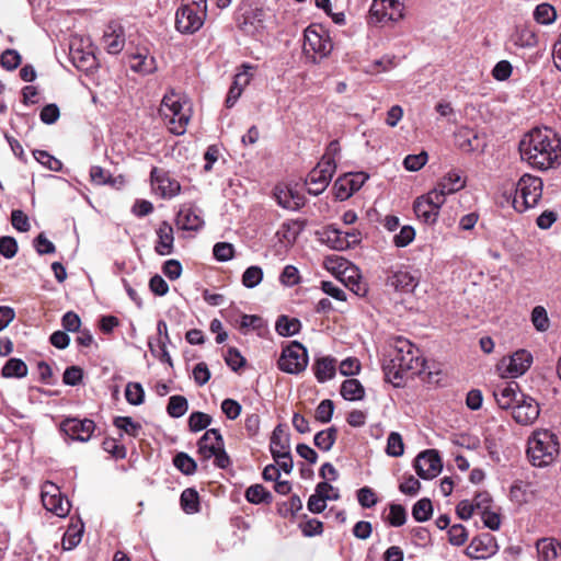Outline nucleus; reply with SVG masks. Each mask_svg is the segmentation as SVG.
I'll return each mask as SVG.
<instances>
[{
  "mask_svg": "<svg viewBox=\"0 0 561 561\" xmlns=\"http://www.w3.org/2000/svg\"><path fill=\"white\" fill-rule=\"evenodd\" d=\"M187 409L188 403L185 397L179 394L170 397L167 407V412L170 416L179 419L186 413Z\"/></svg>",
  "mask_w": 561,
  "mask_h": 561,
  "instance_id": "obj_44",
  "label": "nucleus"
},
{
  "mask_svg": "<svg viewBox=\"0 0 561 561\" xmlns=\"http://www.w3.org/2000/svg\"><path fill=\"white\" fill-rule=\"evenodd\" d=\"M125 398L131 405H140L145 401V390L139 382H128L125 389Z\"/></svg>",
  "mask_w": 561,
  "mask_h": 561,
  "instance_id": "obj_47",
  "label": "nucleus"
},
{
  "mask_svg": "<svg viewBox=\"0 0 561 561\" xmlns=\"http://www.w3.org/2000/svg\"><path fill=\"white\" fill-rule=\"evenodd\" d=\"M533 363L531 354L526 350H518L508 358L501 362L506 377L515 378L524 375Z\"/></svg>",
  "mask_w": 561,
  "mask_h": 561,
  "instance_id": "obj_16",
  "label": "nucleus"
},
{
  "mask_svg": "<svg viewBox=\"0 0 561 561\" xmlns=\"http://www.w3.org/2000/svg\"><path fill=\"white\" fill-rule=\"evenodd\" d=\"M345 238L343 231L334 226L325 227L322 232V241L330 248L339 251L348 249V242L345 241Z\"/></svg>",
  "mask_w": 561,
  "mask_h": 561,
  "instance_id": "obj_32",
  "label": "nucleus"
},
{
  "mask_svg": "<svg viewBox=\"0 0 561 561\" xmlns=\"http://www.w3.org/2000/svg\"><path fill=\"white\" fill-rule=\"evenodd\" d=\"M357 500L365 508H370L378 502L376 493L369 486H364L357 491Z\"/></svg>",
  "mask_w": 561,
  "mask_h": 561,
  "instance_id": "obj_63",
  "label": "nucleus"
},
{
  "mask_svg": "<svg viewBox=\"0 0 561 561\" xmlns=\"http://www.w3.org/2000/svg\"><path fill=\"white\" fill-rule=\"evenodd\" d=\"M211 420L213 419L210 415L196 411L193 412L188 417V427L192 432L196 433L205 430L208 425H210Z\"/></svg>",
  "mask_w": 561,
  "mask_h": 561,
  "instance_id": "obj_53",
  "label": "nucleus"
},
{
  "mask_svg": "<svg viewBox=\"0 0 561 561\" xmlns=\"http://www.w3.org/2000/svg\"><path fill=\"white\" fill-rule=\"evenodd\" d=\"M519 152L535 169L557 168L561 164V138L551 128H534L520 140Z\"/></svg>",
  "mask_w": 561,
  "mask_h": 561,
  "instance_id": "obj_1",
  "label": "nucleus"
},
{
  "mask_svg": "<svg viewBox=\"0 0 561 561\" xmlns=\"http://www.w3.org/2000/svg\"><path fill=\"white\" fill-rule=\"evenodd\" d=\"M428 156L426 151H421L417 154H409L403 160V165L408 171H419L427 162Z\"/></svg>",
  "mask_w": 561,
  "mask_h": 561,
  "instance_id": "obj_56",
  "label": "nucleus"
},
{
  "mask_svg": "<svg viewBox=\"0 0 561 561\" xmlns=\"http://www.w3.org/2000/svg\"><path fill=\"white\" fill-rule=\"evenodd\" d=\"M129 67L140 75H149L156 71L157 65L152 56L148 54H135L129 57Z\"/></svg>",
  "mask_w": 561,
  "mask_h": 561,
  "instance_id": "obj_30",
  "label": "nucleus"
},
{
  "mask_svg": "<svg viewBox=\"0 0 561 561\" xmlns=\"http://www.w3.org/2000/svg\"><path fill=\"white\" fill-rule=\"evenodd\" d=\"M415 238V230L412 226H403L399 233L393 237V243L398 248L409 245Z\"/></svg>",
  "mask_w": 561,
  "mask_h": 561,
  "instance_id": "obj_61",
  "label": "nucleus"
},
{
  "mask_svg": "<svg viewBox=\"0 0 561 561\" xmlns=\"http://www.w3.org/2000/svg\"><path fill=\"white\" fill-rule=\"evenodd\" d=\"M335 170L336 163L334 157L324 154L306 179L308 193L314 196L320 195L328 187Z\"/></svg>",
  "mask_w": 561,
  "mask_h": 561,
  "instance_id": "obj_8",
  "label": "nucleus"
},
{
  "mask_svg": "<svg viewBox=\"0 0 561 561\" xmlns=\"http://www.w3.org/2000/svg\"><path fill=\"white\" fill-rule=\"evenodd\" d=\"M176 225L182 230H199L204 226L201 210L191 205L182 206L176 215Z\"/></svg>",
  "mask_w": 561,
  "mask_h": 561,
  "instance_id": "obj_22",
  "label": "nucleus"
},
{
  "mask_svg": "<svg viewBox=\"0 0 561 561\" xmlns=\"http://www.w3.org/2000/svg\"><path fill=\"white\" fill-rule=\"evenodd\" d=\"M497 405L501 409H512L518 402L520 394L519 386L517 382L511 381L504 386H499L493 392Z\"/></svg>",
  "mask_w": 561,
  "mask_h": 561,
  "instance_id": "obj_23",
  "label": "nucleus"
},
{
  "mask_svg": "<svg viewBox=\"0 0 561 561\" xmlns=\"http://www.w3.org/2000/svg\"><path fill=\"white\" fill-rule=\"evenodd\" d=\"M404 5L400 0H373L369 23L397 22L403 18Z\"/></svg>",
  "mask_w": 561,
  "mask_h": 561,
  "instance_id": "obj_10",
  "label": "nucleus"
},
{
  "mask_svg": "<svg viewBox=\"0 0 561 561\" xmlns=\"http://www.w3.org/2000/svg\"><path fill=\"white\" fill-rule=\"evenodd\" d=\"M114 425L133 437H137L141 431V425L134 422L130 416H116Z\"/></svg>",
  "mask_w": 561,
  "mask_h": 561,
  "instance_id": "obj_51",
  "label": "nucleus"
},
{
  "mask_svg": "<svg viewBox=\"0 0 561 561\" xmlns=\"http://www.w3.org/2000/svg\"><path fill=\"white\" fill-rule=\"evenodd\" d=\"M540 414L539 403L528 394H520L518 402L512 410L514 421L520 425H531Z\"/></svg>",
  "mask_w": 561,
  "mask_h": 561,
  "instance_id": "obj_15",
  "label": "nucleus"
},
{
  "mask_svg": "<svg viewBox=\"0 0 561 561\" xmlns=\"http://www.w3.org/2000/svg\"><path fill=\"white\" fill-rule=\"evenodd\" d=\"M33 156L41 164L51 171H60L62 168V163L45 150H35Z\"/></svg>",
  "mask_w": 561,
  "mask_h": 561,
  "instance_id": "obj_54",
  "label": "nucleus"
},
{
  "mask_svg": "<svg viewBox=\"0 0 561 561\" xmlns=\"http://www.w3.org/2000/svg\"><path fill=\"white\" fill-rule=\"evenodd\" d=\"M417 476L424 480L435 478L443 468L439 454L435 449H427L417 455L414 460Z\"/></svg>",
  "mask_w": 561,
  "mask_h": 561,
  "instance_id": "obj_14",
  "label": "nucleus"
},
{
  "mask_svg": "<svg viewBox=\"0 0 561 561\" xmlns=\"http://www.w3.org/2000/svg\"><path fill=\"white\" fill-rule=\"evenodd\" d=\"M173 465L185 476L194 474L197 469L195 460L185 453L176 454L173 458Z\"/></svg>",
  "mask_w": 561,
  "mask_h": 561,
  "instance_id": "obj_42",
  "label": "nucleus"
},
{
  "mask_svg": "<svg viewBox=\"0 0 561 561\" xmlns=\"http://www.w3.org/2000/svg\"><path fill=\"white\" fill-rule=\"evenodd\" d=\"M314 376L319 382L332 379L336 373V360L331 356L320 357L313 365Z\"/></svg>",
  "mask_w": 561,
  "mask_h": 561,
  "instance_id": "obj_29",
  "label": "nucleus"
},
{
  "mask_svg": "<svg viewBox=\"0 0 561 561\" xmlns=\"http://www.w3.org/2000/svg\"><path fill=\"white\" fill-rule=\"evenodd\" d=\"M159 114L169 130L174 135H183L191 119V108L186 99L174 90H170L164 94Z\"/></svg>",
  "mask_w": 561,
  "mask_h": 561,
  "instance_id": "obj_4",
  "label": "nucleus"
},
{
  "mask_svg": "<svg viewBox=\"0 0 561 561\" xmlns=\"http://www.w3.org/2000/svg\"><path fill=\"white\" fill-rule=\"evenodd\" d=\"M386 453L390 457H400L404 453L402 436L397 432H391L387 438Z\"/></svg>",
  "mask_w": 561,
  "mask_h": 561,
  "instance_id": "obj_49",
  "label": "nucleus"
},
{
  "mask_svg": "<svg viewBox=\"0 0 561 561\" xmlns=\"http://www.w3.org/2000/svg\"><path fill=\"white\" fill-rule=\"evenodd\" d=\"M276 332L282 336H291L297 334L301 329V323L296 318L280 316L275 325Z\"/></svg>",
  "mask_w": 561,
  "mask_h": 561,
  "instance_id": "obj_38",
  "label": "nucleus"
},
{
  "mask_svg": "<svg viewBox=\"0 0 561 561\" xmlns=\"http://www.w3.org/2000/svg\"><path fill=\"white\" fill-rule=\"evenodd\" d=\"M341 396L348 401L362 400L365 397V389L359 380L346 379L341 385Z\"/></svg>",
  "mask_w": 561,
  "mask_h": 561,
  "instance_id": "obj_33",
  "label": "nucleus"
},
{
  "mask_svg": "<svg viewBox=\"0 0 561 561\" xmlns=\"http://www.w3.org/2000/svg\"><path fill=\"white\" fill-rule=\"evenodd\" d=\"M27 365L20 358H10L1 370L3 378H23L27 375Z\"/></svg>",
  "mask_w": 561,
  "mask_h": 561,
  "instance_id": "obj_37",
  "label": "nucleus"
},
{
  "mask_svg": "<svg viewBox=\"0 0 561 561\" xmlns=\"http://www.w3.org/2000/svg\"><path fill=\"white\" fill-rule=\"evenodd\" d=\"M0 64L7 70H14L21 64V56L14 49H7L0 56Z\"/></svg>",
  "mask_w": 561,
  "mask_h": 561,
  "instance_id": "obj_57",
  "label": "nucleus"
},
{
  "mask_svg": "<svg viewBox=\"0 0 561 561\" xmlns=\"http://www.w3.org/2000/svg\"><path fill=\"white\" fill-rule=\"evenodd\" d=\"M275 198L278 205L285 209L297 210L305 205V197L291 187H276Z\"/></svg>",
  "mask_w": 561,
  "mask_h": 561,
  "instance_id": "obj_25",
  "label": "nucleus"
},
{
  "mask_svg": "<svg viewBox=\"0 0 561 561\" xmlns=\"http://www.w3.org/2000/svg\"><path fill=\"white\" fill-rule=\"evenodd\" d=\"M213 254L216 260L227 262L233 257L234 248L228 242H218L214 245Z\"/></svg>",
  "mask_w": 561,
  "mask_h": 561,
  "instance_id": "obj_58",
  "label": "nucleus"
},
{
  "mask_svg": "<svg viewBox=\"0 0 561 561\" xmlns=\"http://www.w3.org/2000/svg\"><path fill=\"white\" fill-rule=\"evenodd\" d=\"M337 439V428L328 427L314 435L313 443L322 451H330Z\"/></svg>",
  "mask_w": 561,
  "mask_h": 561,
  "instance_id": "obj_35",
  "label": "nucleus"
},
{
  "mask_svg": "<svg viewBox=\"0 0 561 561\" xmlns=\"http://www.w3.org/2000/svg\"><path fill=\"white\" fill-rule=\"evenodd\" d=\"M279 280L285 286L297 285L300 280L299 271L294 265H286L279 276Z\"/></svg>",
  "mask_w": 561,
  "mask_h": 561,
  "instance_id": "obj_64",
  "label": "nucleus"
},
{
  "mask_svg": "<svg viewBox=\"0 0 561 561\" xmlns=\"http://www.w3.org/2000/svg\"><path fill=\"white\" fill-rule=\"evenodd\" d=\"M334 403L330 399L322 400L314 411V419L321 424H327L332 420Z\"/></svg>",
  "mask_w": 561,
  "mask_h": 561,
  "instance_id": "obj_48",
  "label": "nucleus"
},
{
  "mask_svg": "<svg viewBox=\"0 0 561 561\" xmlns=\"http://www.w3.org/2000/svg\"><path fill=\"white\" fill-rule=\"evenodd\" d=\"M206 16L192 4H181L175 13V27L182 34H194L204 25Z\"/></svg>",
  "mask_w": 561,
  "mask_h": 561,
  "instance_id": "obj_12",
  "label": "nucleus"
},
{
  "mask_svg": "<svg viewBox=\"0 0 561 561\" xmlns=\"http://www.w3.org/2000/svg\"><path fill=\"white\" fill-rule=\"evenodd\" d=\"M158 241L154 250L159 255H169L173 252L174 233L168 221H162L157 230Z\"/></svg>",
  "mask_w": 561,
  "mask_h": 561,
  "instance_id": "obj_27",
  "label": "nucleus"
},
{
  "mask_svg": "<svg viewBox=\"0 0 561 561\" xmlns=\"http://www.w3.org/2000/svg\"><path fill=\"white\" fill-rule=\"evenodd\" d=\"M387 520L393 527L402 526L407 520L405 508L400 504H391Z\"/></svg>",
  "mask_w": 561,
  "mask_h": 561,
  "instance_id": "obj_55",
  "label": "nucleus"
},
{
  "mask_svg": "<svg viewBox=\"0 0 561 561\" xmlns=\"http://www.w3.org/2000/svg\"><path fill=\"white\" fill-rule=\"evenodd\" d=\"M308 360L307 348L300 342L293 341L283 348L277 365L282 371L297 375L307 368Z\"/></svg>",
  "mask_w": 561,
  "mask_h": 561,
  "instance_id": "obj_6",
  "label": "nucleus"
},
{
  "mask_svg": "<svg viewBox=\"0 0 561 561\" xmlns=\"http://www.w3.org/2000/svg\"><path fill=\"white\" fill-rule=\"evenodd\" d=\"M328 491H333V486L329 482H320L317 484L314 493L309 497L307 507L313 514H320L327 508L328 500H339V492L328 495Z\"/></svg>",
  "mask_w": 561,
  "mask_h": 561,
  "instance_id": "obj_21",
  "label": "nucleus"
},
{
  "mask_svg": "<svg viewBox=\"0 0 561 561\" xmlns=\"http://www.w3.org/2000/svg\"><path fill=\"white\" fill-rule=\"evenodd\" d=\"M95 430L90 419L67 417L60 423V431L71 440L88 442Z\"/></svg>",
  "mask_w": 561,
  "mask_h": 561,
  "instance_id": "obj_13",
  "label": "nucleus"
},
{
  "mask_svg": "<svg viewBox=\"0 0 561 561\" xmlns=\"http://www.w3.org/2000/svg\"><path fill=\"white\" fill-rule=\"evenodd\" d=\"M543 183L538 176L524 174L515 185L513 207L518 213L534 208L542 196Z\"/></svg>",
  "mask_w": 561,
  "mask_h": 561,
  "instance_id": "obj_5",
  "label": "nucleus"
},
{
  "mask_svg": "<svg viewBox=\"0 0 561 561\" xmlns=\"http://www.w3.org/2000/svg\"><path fill=\"white\" fill-rule=\"evenodd\" d=\"M515 44L524 48H531L538 44V36L533 30L524 27L516 32Z\"/></svg>",
  "mask_w": 561,
  "mask_h": 561,
  "instance_id": "obj_52",
  "label": "nucleus"
},
{
  "mask_svg": "<svg viewBox=\"0 0 561 561\" xmlns=\"http://www.w3.org/2000/svg\"><path fill=\"white\" fill-rule=\"evenodd\" d=\"M41 497L43 506L55 514L58 517H65L70 511V502L64 497L59 488L50 482L46 481L42 485Z\"/></svg>",
  "mask_w": 561,
  "mask_h": 561,
  "instance_id": "obj_11",
  "label": "nucleus"
},
{
  "mask_svg": "<svg viewBox=\"0 0 561 561\" xmlns=\"http://www.w3.org/2000/svg\"><path fill=\"white\" fill-rule=\"evenodd\" d=\"M245 499L252 504L272 502V494L262 484H253L245 491Z\"/></svg>",
  "mask_w": 561,
  "mask_h": 561,
  "instance_id": "obj_41",
  "label": "nucleus"
},
{
  "mask_svg": "<svg viewBox=\"0 0 561 561\" xmlns=\"http://www.w3.org/2000/svg\"><path fill=\"white\" fill-rule=\"evenodd\" d=\"M445 198L442 194H437L433 190L426 195L417 197L413 204L416 217L424 224L434 225L437 221L440 207L444 205Z\"/></svg>",
  "mask_w": 561,
  "mask_h": 561,
  "instance_id": "obj_9",
  "label": "nucleus"
},
{
  "mask_svg": "<svg viewBox=\"0 0 561 561\" xmlns=\"http://www.w3.org/2000/svg\"><path fill=\"white\" fill-rule=\"evenodd\" d=\"M433 506L430 499L424 497L419 500L412 508V516L416 522L423 523L431 518Z\"/></svg>",
  "mask_w": 561,
  "mask_h": 561,
  "instance_id": "obj_43",
  "label": "nucleus"
},
{
  "mask_svg": "<svg viewBox=\"0 0 561 561\" xmlns=\"http://www.w3.org/2000/svg\"><path fill=\"white\" fill-rule=\"evenodd\" d=\"M333 48L328 32L321 25H310L305 30L304 51L311 56L313 61L327 57Z\"/></svg>",
  "mask_w": 561,
  "mask_h": 561,
  "instance_id": "obj_7",
  "label": "nucleus"
},
{
  "mask_svg": "<svg viewBox=\"0 0 561 561\" xmlns=\"http://www.w3.org/2000/svg\"><path fill=\"white\" fill-rule=\"evenodd\" d=\"M540 561H551L561 553V543L552 538H542L536 545Z\"/></svg>",
  "mask_w": 561,
  "mask_h": 561,
  "instance_id": "obj_31",
  "label": "nucleus"
},
{
  "mask_svg": "<svg viewBox=\"0 0 561 561\" xmlns=\"http://www.w3.org/2000/svg\"><path fill=\"white\" fill-rule=\"evenodd\" d=\"M224 445V438L219 430H207L197 442V451L204 460L210 459L216 455V446Z\"/></svg>",
  "mask_w": 561,
  "mask_h": 561,
  "instance_id": "obj_24",
  "label": "nucleus"
},
{
  "mask_svg": "<svg viewBox=\"0 0 561 561\" xmlns=\"http://www.w3.org/2000/svg\"><path fill=\"white\" fill-rule=\"evenodd\" d=\"M390 366L386 367V376L398 386L404 373L420 375L425 369V359L422 358L420 350L410 341L398 337L396 340L394 354L391 357Z\"/></svg>",
  "mask_w": 561,
  "mask_h": 561,
  "instance_id": "obj_2",
  "label": "nucleus"
},
{
  "mask_svg": "<svg viewBox=\"0 0 561 561\" xmlns=\"http://www.w3.org/2000/svg\"><path fill=\"white\" fill-rule=\"evenodd\" d=\"M465 185L466 182L462 180L461 174L457 171H450L442 178L433 191L442 194V197L445 198L447 195L460 191Z\"/></svg>",
  "mask_w": 561,
  "mask_h": 561,
  "instance_id": "obj_26",
  "label": "nucleus"
},
{
  "mask_svg": "<svg viewBox=\"0 0 561 561\" xmlns=\"http://www.w3.org/2000/svg\"><path fill=\"white\" fill-rule=\"evenodd\" d=\"M387 285L396 291L411 294L419 285V276L405 268L390 271L387 277Z\"/></svg>",
  "mask_w": 561,
  "mask_h": 561,
  "instance_id": "obj_17",
  "label": "nucleus"
},
{
  "mask_svg": "<svg viewBox=\"0 0 561 561\" xmlns=\"http://www.w3.org/2000/svg\"><path fill=\"white\" fill-rule=\"evenodd\" d=\"M82 534L83 523L81 520H78L76 524H71L62 537V548L65 550L76 548L82 539Z\"/></svg>",
  "mask_w": 561,
  "mask_h": 561,
  "instance_id": "obj_36",
  "label": "nucleus"
},
{
  "mask_svg": "<svg viewBox=\"0 0 561 561\" xmlns=\"http://www.w3.org/2000/svg\"><path fill=\"white\" fill-rule=\"evenodd\" d=\"M150 179L156 190L163 198H172L181 191L180 183L172 179L167 172L153 168L150 172Z\"/></svg>",
  "mask_w": 561,
  "mask_h": 561,
  "instance_id": "obj_19",
  "label": "nucleus"
},
{
  "mask_svg": "<svg viewBox=\"0 0 561 561\" xmlns=\"http://www.w3.org/2000/svg\"><path fill=\"white\" fill-rule=\"evenodd\" d=\"M102 44L108 54L116 55L121 53L125 46V32L123 26L117 23H110L104 30Z\"/></svg>",
  "mask_w": 561,
  "mask_h": 561,
  "instance_id": "obj_20",
  "label": "nucleus"
},
{
  "mask_svg": "<svg viewBox=\"0 0 561 561\" xmlns=\"http://www.w3.org/2000/svg\"><path fill=\"white\" fill-rule=\"evenodd\" d=\"M180 502L186 514H194L199 511V496L195 489H185L181 494Z\"/></svg>",
  "mask_w": 561,
  "mask_h": 561,
  "instance_id": "obj_40",
  "label": "nucleus"
},
{
  "mask_svg": "<svg viewBox=\"0 0 561 561\" xmlns=\"http://www.w3.org/2000/svg\"><path fill=\"white\" fill-rule=\"evenodd\" d=\"M299 528L305 537H313L323 533L322 522L316 518H310L300 523Z\"/></svg>",
  "mask_w": 561,
  "mask_h": 561,
  "instance_id": "obj_59",
  "label": "nucleus"
},
{
  "mask_svg": "<svg viewBox=\"0 0 561 561\" xmlns=\"http://www.w3.org/2000/svg\"><path fill=\"white\" fill-rule=\"evenodd\" d=\"M530 320L538 332H546L549 329L550 320L547 310L542 306H536L531 310Z\"/></svg>",
  "mask_w": 561,
  "mask_h": 561,
  "instance_id": "obj_45",
  "label": "nucleus"
},
{
  "mask_svg": "<svg viewBox=\"0 0 561 561\" xmlns=\"http://www.w3.org/2000/svg\"><path fill=\"white\" fill-rule=\"evenodd\" d=\"M270 450L274 459L279 458L282 454L289 453V436L280 424L272 433Z\"/></svg>",
  "mask_w": 561,
  "mask_h": 561,
  "instance_id": "obj_28",
  "label": "nucleus"
},
{
  "mask_svg": "<svg viewBox=\"0 0 561 561\" xmlns=\"http://www.w3.org/2000/svg\"><path fill=\"white\" fill-rule=\"evenodd\" d=\"M496 551L495 538L490 534L474 537L465 550L471 559H485Z\"/></svg>",
  "mask_w": 561,
  "mask_h": 561,
  "instance_id": "obj_18",
  "label": "nucleus"
},
{
  "mask_svg": "<svg viewBox=\"0 0 561 561\" xmlns=\"http://www.w3.org/2000/svg\"><path fill=\"white\" fill-rule=\"evenodd\" d=\"M263 279V270L260 266L252 265L242 274V285L247 288L256 287Z\"/></svg>",
  "mask_w": 561,
  "mask_h": 561,
  "instance_id": "obj_50",
  "label": "nucleus"
},
{
  "mask_svg": "<svg viewBox=\"0 0 561 561\" xmlns=\"http://www.w3.org/2000/svg\"><path fill=\"white\" fill-rule=\"evenodd\" d=\"M226 364L237 371L245 365V358L240 354L236 347H229L225 356Z\"/></svg>",
  "mask_w": 561,
  "mask_h": 561,
  "instance_id": "obj_62",
  "label": "nucleus"
},
{
  "mask_svg": "<svg viewBox=\"0 0 561 561\" xmlns=\"http://www.w3.org/2000/svg\"><path fill=\"white\" fill-rule=\"evenodd\" d=\"M533 16L537 23L550 25L557 19V11L550 3L542 2L535 8Z\"/></svg>",
  "mask_w": 561,
  "mask_h": 561,
  "instance_id": "obj_39",
  "label": "nucleus"
},
{
  "mask_svg": "<svg viewBox=\"0 0 561 561\" xmlns=\"http://www.w3.org/2000/svg\"><path fill=\"white\" fill-rule=\"evenodd\" d=\"M560 454L558 436L549 430H537L528 437L527 457L535 467H547L556 461Z\"/></svg>",
  "mask_w": 561,
  "mask_h": 561,
  "instance_id": "obj_3",
  "label": "nucleus"
},
{
  "mask_svg": "<svg viewBox=\"0 0 561 561\" xmlns=\"http://www.w3.org/2000/svg\"><path fill=\"white\" fill-rule=\"evenodd\" d=\"M263 15L264 11L262 9L247 11L242 15L243 20H238V26L245 33H252V28L263 27Z\"/></svg>",
  "mask_w": 561,
  "mask_h": 561,
  "instance_id": "obj_34",
  "label": "nucleus"
},
{
  "mask_svg": "<svg viewBox=\"0 0 561 561\" xmlns=\"http://www.w3.org/2000/svg\"><path fill=\"white\" fill-rule=\"evenodd\" d=\"M70 59L79 70H88L94 64V56L80 49H70Z\"/></svg>",
  "mask_w": 561,
  "mask_h": 561,
  "instance_id": "obj_46",
  "label": "nucleus"
},
{
  "mask_svg": "<svg viewBox=\"0 0 561 561\" xmlns=\"http://www.w3.org/2000/svg\"><path fill=\"white\" fill-rule=\"evenodd\" d=\"M449 542L453 546H462L468 540V531L461 524H456L448 530Z\"/></svg>",
  "mask_w": 561,
  "mask_h": 561,
  "instance_id": "obj_60",
  "label": "nucleus"
}]
</instances>
